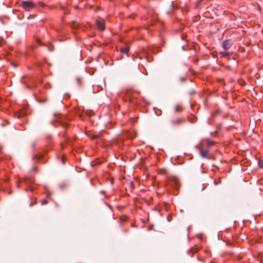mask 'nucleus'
<instances>
[{"mask_svg": "<svg viewBox=\"0 0 263 263\" xmlns=\"http://www.w3.org/2000/svg\"><path fill=\"white\" fill-rule=\"evenodd\" d=\"M22 7L25 11H29L30 10L36 7L35 4L31 1H23L21 4Z\"/></svg>", "mask_w": 263, "mask_h": 263, "instance_id": "nucleus-1", "label": "nucleus"}, {"mask_svg": "<svg viewBox=\"0 0 263 263\" xmlns=\"http://www.w3.org/2000/svg\"><path fill=\"white\" fill-rule=\"evenodd\" d=\"M170 185L174 188L177 189L179 186V181L177 178L173 177L170 180Z\"/></svg>", "mask_w": 263, "mask_h": 263, "instance_id": "nucleus-2", "label": "nucleus"}, {"mask_svg": "<svg viewBox=\"0 0 263 263\" xmlns=\"http://www.w3.org/2000/svg\"><path fill=\"white\" fill-rule=\"evenodd\" d=\"M232 45V43L230 40H225L222 42V46L224 50L229 49Z\"/></svg>", "mask_w": 263, "mask_h": 263, "instance_id": "nucleus-3", "label": "nucleus"}, {"mask_svg": "<svg viewBox=\"0 0 263 263\" xmlns=\"http://www.w3.org/2000/svg\"><path fill=\"white\" fill-rule=\"evenodd\" d=\"M209 150L200 149V155L203 158H208Z\"/></svg>", "mask_w": 263, "mask_h": 263, "instance_id": "nucleus-4", "label": "nucleus"}, {"mask_svg": "<svg viewBox=\"0 0 263 263\" xmlns=\"http://www.w3.org/2000/svg\"><path fill=\"white\" fill-rule=\"evenodd\" d=\"M96 25L98 29L100 31H103L105 29L104 23L101 21H97Z\"/></svg>", "mask_w": 263, "mask_h": 263, "instance_id": "nucleus-5", "label": "nucleus"}, {"mask_svg": "<svg viewBox=\"0 0 263 263\" xmlns=\"http://www.w3.org/2000/svg\"><path fill=\"white\" fill-rule=\"evenodd\" d=\"M171 123L172 125H178L181 123V120L180 119H177L176 120L171 121Z\"/></svg>", "mask_w": 263, "mask_h": 263, "instance_id": "nucleus-6", "label": "nucleus"}, {"mask_svg": "<svg viewBox=\"0 0 263 263\" xmlns=\"http://www.w3.org/2000/svg\"><path fill=\"white\" fill-rule=\"evenodd\" d=\"M129 48L128 46H125L121 48V52L125 54H127Z\"/></svg>", "mask_w": 263, "mask_h": 263, "instance_id": "nucleus-7", "label": "nucleus"}, {"mask_svg": "<svg viewBox=\"0 0 263 263\" xmlns=\"http://www.w3.org/2000/svg\"><path fill=\"white\" fill-rule=\"evenodd\" d=\"M5 174L4 171L0 172V180L3 181H7L8 179L6 178H4Z\"/></svg>", "mask_w": 263, "mask_h": 263, "instance_id": "nucleus-8", "label": "nucleus"}, {"mask_svg": "<svg viewBox=\"0 0 263 263\" xmlns=\"http://www.w3.org/2000/svg\"><path fill=\"white\" fill-rule=\"evenodd\" d=\"M220 55H221L222 57H229L230 55H231L232 54V53H230L229 52H221L220 53Z\"/></svg>", "mask_w": 263, "mask_h": 263, "instance_id": "nucleus-9", "label": "nucleus"}, {"mask_svg": "<svg viewBox=\"0 0 263 263\" xmlns=\"http://www.w3.org/2000/svg\"><path fill=\"white\" fill-rule=\"evenodd\" d=\"M91 139H101V136L100 134H95L91 136Z\"/></svg>", "mask_w": 263, "mask_h": 263, "instance_id": "nucleus-10", "label": "nucleus"}, {"mask_svg": "<svg viewBox=\"0 0 263 263\" xmlns=\"http://www.w3.org/2000/svg\"><path fill=\"white\" fill-rule=\"evenodd\" d=\"M214 145V142L210 140H208L206 141V146L208 148H210Z\"/></svg>", "mask_w": 263, "mask_h": 263, "instance_id": "nucleus-11", "label": "nucleus"}, {"mask_svg": "<svg viewBox=\"0 0 263 263\" xmlns=\"http://www.w3.org/2000/svg\"><path fill=\"white\" fill-rule=\"evenodd\" d=\"M182 107L179 106V105H177L175 107V111L176 112H180L182 111Z\"/></svg>", "mask_w": 263, "mask_h": 263, "instance_id": "nucleus-12", "label": "nucleus"}, {"mask_svg": "<svg viewBox=\"0 0 263 263\" xmlns=\"http://www.w3.org/2000/svg\"><path fill=\"white\" fill-rule=\"evenodd\" d=\"M258 163V165H259V167L263 168V160H259Z\"/></svg>", "mask_w": 263, "mask_h": 263, "instance_id": "nucleus-13", "label": "nucleus"}, {"mask_svg": "<svg viewBox=\"0 0 263 263\" xmlns=\"http://www.w3.org/2000/svg\"><path fill=\"white\" fill-rule=\"evenodd\" d=\"M127 135V137L130 139L133 138L135 136L134 134H130V133H128Z\"/></svg>", "mask_w": 263, "mask_h": 263, "instance_id": "nucleus-14", "label": "nucleus"}, {"mask_svg": "<svg viewBox=\"0 0 263 263\" xmlns=\"http://www.w3.org/2000/svg\"><path fill=\"white\" fill-rule=\"evenodd\" d=\"M47 200H46V199H43V200H42V205L46 204H47Z\"/></svg>", "mask_w": 263, "mask_h": 263, "instance_id": "nucleus-15", "label": "nucleus"}, {"mask_svg": "<svg viewBox=\"0 0 263 263\" xmlns=\"http://www.w3.org/2000/svg\"><path fill=\"white\" fill-rule=\"evenodd\" d=\"M62 126L64 128H65L67 126V125L66 123H62Z\"/></svg>", "mask_w": 263, "mask_h": 263, "instance_id": "nucleus-16", "label": "nucleus"}, {"mask_svg": "<svg viewBox=\"0 0 263 263\" xmlns=\"http://www.w3.org/2000/svg\"><path fill=\"white\" fill-rule=\"evenodd\" d=\"M133 186H134V183H133V182H130V186L131 187H133Z\"/></svg>", "mask_w": 263, "mask_h": 263, "instance_id": "nucleus-17", "label": "nucleus"}, {"mask_svg": "<svg viewBox=\"0 0 263 263\" xmlns=\"http://www.w3.org/2000/svg\"><path fill=\"white\" fill-rule=\"evenodd\" d=\"M48 49L50 51H51L52 50V47L50 45L48 47Z\"/></svg>", "mask_w": 263, "mask_h": 263, "instance_id": "nucleus-18", "label": "nucleus"}, {"mask_svg": "<svg viewBox=\"0 0 263 263\" xmlns=\"http://www.w3.org/2000/svg\"><path fill=\"white\" fill-rule=\"evenodd\" d=\"M35 158L37 159H40V156H39L36 155V156H35Z\"/></svg>", "mask_w": 263, "mask_h": 263, "instance_id": "nucleus-19", "label": "nucleus"}, {"mask_svg": "<svg viewBox=\"0 0 263 263\" xmlns=\"http://www.w3.org/2000/svg\"><path fill=\"white\" fill-rule=\"evenodd\" d=\"M184 78H180V80H181V81H184Z\"/></svg>", "mask_w": 263, "mask_h": 263, "instance_id": "nucleus-20", "label": "nucleus"}, {"mask_svg": "<svg viewBox=\"0 0 263 263\" xmlns=\"http://www.w3.org/2000/svg\"><path fill=\"white\" fill-rule=\"evenodd\" d=\"M33 147L34 148L35 146V144L33 143L32 145Z\"/></svg>", "mask_w": 263, "mask_h": 263, "instance_id": "nucleus-21", "label": "nucleus"}, {"mask_svg": "<svg viewBox=\"0 0 263 263\" xmlns=\"http://www.w3.org/2000/svg\"><path fill=\"white\" fill-rule=\"evenodd\" d=\"M199 3H200V2H199L196 4V7H197V6H198V5L199 4Z\"/></svg>", "mask_w": 263, "mask_h": 263, "instance_id": "nucleus-22", "label": "nucleus"}, {"mask_svg": "<svg viewBox=\"0 0 263 263\" xmlns=\"http://www.w3.org/2000/svg\"><path fill=\"white\" fill-rule=\"evenodd\" d=\"M191 251H192V252H194V249H191Z\"/></svg>", "mask_w": 263, "mask_h": 263, "instance_id": "nucleus-23", "label": "nucleus"}, {"mask_svg": "<svg viewBox=\"0 0 263 263\" xmlns=\"http://www.w3.org/2000/svg\"><path fill=\"white\" fill-rule=\"evenodd\" d=\"M37 42H38V43H39V44H40V40H38V41H37Z\"/></svg>", "mask_w": 263, "mask_h": 263, "instance_id": "nucleus-24", "label": "nucleus"}, {"mask_svg": "<svg viewBox=\"0 0 263 263\" xmlns=\"http://www.w3.org/2000/svg\"><path fill=\"white\" fill-rule=\"evenodd\" d=\"M101 193L102 194L104 193V192L103 191H101Z\"/></svg>", "mask_w": 263, "mask_h": 263, "instance_id": "nucleus-25", "label": "nucleus"}]
</instances>
